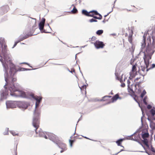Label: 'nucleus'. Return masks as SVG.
<instances>
[{
    "mask_svg": "<svg viewBox=\"0 0 155 155\" xmlns=\"http://www.w3.org/2000/svg\"><path fill=\"white\" fill-rule=\"evenodd\" d=\"M84 137V138H86V139H89L87 137Z\"/></svg>",
    "mask_w": 155,
    "mask_h": 155,
    "instance_id": "50",
    "label": "nucleus"
},
{
    "mask_svg": "<svg viewBox=\"0 0 155 155\" xmlns=\"http://www.w3.org/2000/svg\"><path fill=\"white\" fill-rule=\"evenodd\" d=\"M3 134L4 135H7L8 134V128H7L5 129V131L4 132Z\"/></svg>",
    "mask_w": 155,
    "mask_h": 155,
    "instance_id": "31",
    "label": "nucleus"
},
{
    "mask_svg": "<svg viewBox=\"0 0 155 155\" xmlns=\"http://www.w3.org/2000/svg\"><path fill=\"white\" fill-rule=\"evenodd\" d=\"M31 96V99L33 98L36 101L35 103V109L34 112V117L33 119L32 124L33 126L37 129L39 126V116L40 112L36 108L38 107L39 104L42 99V97L41 96H34L33 94H30Z\"/></svg>",
    "mask_w": 155,
    "mask_h": 155,
    "instance_id": "3",
    "label": "nucleus"
},
{
    "mask_svg": "<svg viewBox=\"0 0 155 155\" xmlns=\"http://www.w3.org/2000/svg\"><path fill=\"white\" fill-rule=\"evenodd\" d=\"M147 108L149 109H150L151 108V106L150 105H149L147 106Z\"/></svg>",
    "mask_w": 155,
    "mask_h": 155,
    "instance_id": "43",
    "label": "nucleus"
},
{
    "mask_svg": "<svg viewBox=\"0 0 155 155\" xmlns=\"http://www.w3.org/2000/svg\"><path fill=\"white\" fill-rule=\"evenodd\" d=\"M103 32V31L102 30H98L96 34L98 35H100L102 34Z\"/></svg>",
    "mask_w": 155,
    "mask_h": 155,
    "instance_id": "30",
    "label": "nucleus"
},
{
    "mask_svg": "<svg viewBox=\"0 0 155 155\" xmlns=\"http://www.w3.org/2000/svg\"><path fill=\"white\" fill-rule=\"evenodd\" d=\"M97 15H99V17H97L96 16H93V17L94 18H95V19H101L102 18V16H101V15H100V14H99H99H97Z\"/></svg>",
    "mask_w": 155,
    "mask_h": 155,
    "instance_id": "28",
    "label": "nucleus"
},
{
    "mask_svg": "<svg viewBox=\"0 0 155 155\" xmlns=\"http://www.w3.org/2000/svg\"><path fill=\"white\" fill-rule=\"evenodd\" d=\"M74 142V141L73 140H69V143L70 144V146L71 147H72V143Z\"/></svg>",
    "mask_w": 155,
    "mask_h": 155,
    "instance_id": "38",
    "label": "nucleus"
},
{
    "mask_svg": "<svg viewBox=\"0 0 155 155\" xmlns=\"http://www.w3.org/2000/svg\"><path fill=\"white\" fill-rule=\"evenodd\" d=\"M6 104L8 109L15 108L17 105V101H8L6 102Z\"/></svg>",
    "mask_w": 155,
    "mask_h": 155,
    "instance_id": "9",
    "label": "nucleus"
},
{
    "mask_svg": "<svg viewBox=\"0 0 155 155\" xmlns=\"http://www.w3.org/2000/svg\"><path fill=\"white\" fill-rule=\"evenodd\" d=\"M147 40L149 41V42L148 43V45H149L150 43H151V39L150 37L149 36V38H147Z\"/></svg>",
    "mask_w": 155,
    "mask_h": 155,
    "instance_id": "37",
    "label": "nucleus"
},
{
    "mask_svg": "<svg viewBox=\"0 0 155 155\" xmlns=\"http://www.w3.org/2000/svg\"><path fill=\"white\" fill-rule=\"evenodd\" d=\"M150 113L151 114L152 116L154 117L155 116V109H152L150 110Z\"/></svg>",
    "mask_w": 155,
    "mask_h": 155,
    "instance_id": "32",
    "label": "nucleus"
},
{
    "mask_svg": "<svg viewBox=\"0 0 155 155\" xmlns=\"http://www.w3.org/2000/svg\"><path fill=\"white\" fill-rule=\"evenodd\" d=\"M124 140L123 139H120L118 140H117L116 143L117 144V145L119 146H120L123 147H124L123 146H122L120 145V144L121 143L122 141H123Z\"/></svg>",
    "mask_w": 155,
    "mask_h": 155,
    "instance_id": "22",
    "label": "nucleus"
},
{
    "mask_svg": "<svg viewBox=\"0 0 155 155\" xmlns=\"http://www.w3.org/2000/svg\"><path fill=\"white\" fill-rule=\"evenodd\" d=\"M89 21L90 22H97V20L93 18H92L89 20Z\"/></svg>",
    "mask_w": 155,
    "mask_h": 155,
    "instance_id": "36",
    "label": "nucleus"
},
{
    "mask_svg": "<svg viewBox=\"0 0 155 155\" xmlns=\"http://www.w3.org/2000/svg\"><path fill=\"white\" fill-rule=\"evenodd\" d=\"M152 38L153 39L152 46L153 48H155V29L154 31L152 32Z\"/></svg>",
    "mask_w": 155,
    "mask_h": 155,
    "instance_id": "16",
    "label": "nucleus"
},
{
    "mask_svg": "<svg viewBox=\"0 0 155 155\" xmlns=\"http://www.w3.org/2000/svg\"><path fill=\"white\" fill-rule=\"evenodd\" d=\"M138 73L141 75L140 77L136 78L134 80L135 83L134 85L132 84L130 85V82L129 80L127 81L128 89L130 91L140 94L143 90V87L140 85L141 83L143 82L144 76L146 74L147 71L149 70L148 68H137Z\"/></svg>",
    "mask_w": 155,
    "mask_h": 155,
    "instance_id": "2",
    "label": "nucleus"
},
{
    "mask_svg": "<svg viewBox=\"0 0 155 155\" xmlns=\"http://www.w3.org/2000/svg\"><path fill=\"white\" fill-rule=\"evenodd\" d=\"M110 97V96H104V97H103L102 99L100 100H98V101H105L106 100H107L108 98H109V97Z\"/></svg>",
    "mask_w": 155,
    "mask_h": 155,
    "instance_id": "27",
    "label": "nucleus"
},
{
    "mask_svg": "<svg viewBox=\"0 0 155 155\" xmlns=\"http://www.w3.org/2000/svg\"><path fill=\"white\" fill-rule=\"evenodd\" d=\"M153 118L154 120H155V116H154V117H153Z\"/></svg>",
    "mask_w": 155,
    "mask_h": 155,
    "instance_id": "51",
    "label": "nucleus"
},
{
    "mask_svg": "<svg viewBox=\"0 0 155 155\" xmlns=\"http://www.w3.org/2000/svg\"><path fill=\"white\" fill-rule=\"evenodd\" d=\"M147 35L146 34H144L143 37V42L142 44L141 47L142 48H144L146 46V37Z\"/></svg>",
    "mask_w": 155,
    "mask_h": 155,
    "instance_id": "18",
    "label": "nucleus"
},
{
    "mask_svg": "<svg viewBox=\"0 0 155 155\" xmlns=\"http://www.w3.org/2000/svg\"><path fill=\"white\" fill-rule=\"evenodd\" d=\"M137 68H132L131 71L130 72V74L126 73L124 74V81H125L126 79H127L128 78L129 79L127 81L129 80H131L132 78L134 77L136 75H137L138 72H137Z\"/></svg>",
    "mask_w": 155,
    "mask_h": 155,
    "instance_id": "5",
    "label": "nucleus"
},
{
    "mask_svg": "<svg viewBox=\"0 0 155 155\" xmlns=\"http://www.w3.org/2000/svg\"><path fill=\"white\" fill-rule=\"evenodd\" d=\"M135 49V47L133 45H132L131 47V48H129L130 51L132 53L134 52V50Z\"/></svg>",
    "mask_w": 155,
    "mask_h": 155,
    "instance_id": "29",
    "label": "nucleus"
},
{
    "mask_svg": "<svg viewBox=\"0 0 155 155\" xmlns=\"http://www.w3.org/2000/svg\"><path fill=\"white\" fill-rule=\"evenodd\" d=\"M149 136V133L147 130L145 131H143L142 133V136L143 139V141L144 143V145L148 148H149V146L148 144V140L146 139Z\"/></svg>",
    "mask_w": 155,
    "mask_h": 155,
    "instance_id": "8",
    "label": "nucleus"
},
{
    "mask_svg": "<svg viewBox=\"0 0 155 155\" xmlns=\"http://www.w3.org/2000/svg\"><path fill=\"white\" fill-rule=\"evenodd\" d=\"M68 70L72 74H73V72H74V68H70V69H69V68H68Z\"/></svg>",
    "mask_w": 155,
    "mask_h": 155,
    "instance_id": "34",
    "label": "nucleus"
},
{
    "mask_svg": "<svg viewBox=\"0 0 155 155\" xmlns=\"http://www.w3.org/2000/svg\"><path fill=\"white\" fill-rule=\"evenodd\" d=\"M120 98L118 94H116L112 98V102H115L118 99Z\"/></svg>",
    "mask_w": 155,
    "mask_h": 155,
    "instance_id": "20",
    "label": "nucleus"
},
{
    "mask_svg": "<svg viewBox=\"0 0 155 155\" xmlns=\"http://www.w3.org/2000/svg\"><path fill=\"white\" fill-rule=\"evenodd\" d=\"M151 58V56L149 55H146L144 54L143 57V59L144 60V63L146 65V68H154L155 67V64H150L149 62Z\"/></svg>",
    "mask_w": 155,
    "mask_h": 155,
    "instance_id": "6",
    "label": "nucleus"
},
{
    "mask_svg": "<svg viewBox=\"0 0 155 155\" xmlns=\"http://www.w3.org/2000/svg\"><path fill=\"white\" fill-rule=\"evenodd\" d=\"M94 45L95 47L97 49L103 48L105 46L103 42L98 41H96L94 43Z\"/></svg>",
    "mask_w": 155,
    "mask_h": 155,
    "instance_id": "11",
    "label": "nucleus"
},
{
    "mask_svg": "<svg viewBox=\"0 0 155 155\" xmlns=\"http://www.w3.org/2000/svg\"><path fill=\"white\" fill-rule=\"evenodd\" d=\"M127 35H128V34H127V33H126V34H125V36H127Z\"/></svg>",
    "mask_w": 155,
    "mask_h": 155,
    "instance_id": "49",
    "label": "nucleus"
},
{
    "mask_svg": "<svg viewBox=\"0 0 155 155\" xmlns=\"http://www.w3.org/2000/svg\"><path fill=\"white\" fill-rule=\"evenodd\" d=\"M142 145V147H143V148H144L146 152V153H147L149 155H150V154L147 152L148 150H151L152 152H153L155 153V150L152 147V146L151 145H148L149 146V148H147V147H146V146L145 145Z\"/></svg>",
    "mask_w": 155,
    "mask_h": 155,
    "instance_id": "12",
    "label": "nucleus"
},
{
    "mask_svg": "<svg viewBox=\"0 0 155 155\" xmlns=\"http://www.w3.org/2000/svg\"><path fill=\"white\" fill-rule=\"evenodd\" d=\"M121 86L122 87H124L125 86V84L124 83H122L121 84Z\"/></svg>",
    "mask_w": 155,
    "mask_h": 155,
    "instance_id": "42",
    "label": "nucleus"
},
{
    "mask_svg": "<svg viewBox=\"0 0 155 155\" xmlns=\"http://www.w3.org/2000/svg\"><path fill=\"white\" fill-rule=\"evenodd\" d=\"M35 68H34L33 69H35Z\"/></svg>",
    "mask_w": 155,
    "mask_h": 155,
    "instance_id": "53",
    "label": "nucleus"
},
{
    "mask_svg": "<svg viewBox=\"0 0 155 155\" xmlns=\"http://www.w3.org/2000/svg\"><path fill=\"white\" fill-rule=\"evenodd\" d=\"M88 12L86 10H83L82 11V14L86 16H88Z\"/></svg>",
    "mask_w": 155,
    "mask_h": 155,
    "instance_id": "24",
    "label": "nucleus"
},
{
    "mask_svg": "<svg viewBox=\"0 0 155 155\" xmlns=\"http://www.w3.org/2000/svg\"><path fill=\"white\" fill-rule=\"evenodd\" d=\"M133 34V31L132 30H131V32L129 34V36L128 37V40L129 42L132 44L133 42H132V40H133V38H132V36Z\"/></svg>",
    "mask_w": 155,
    "mask_h": 155,
    "instance_id": "15",
    "label": "nucleus"
},
{
    "mask_svg": "<svg viewBox=\"0 0 155 155\" xmlns=\"http://www.w3.org/2000/svg\"><path fill=\"white\" fill-rule=\"evenodd\" d=\"M45 18H42V19H41V21L40 22H41V23H43L45 24Z\"/></svg>",
    "mask_w": 155,
    "mask_h": 155,
    "instance_id": "39",
    "label": "nucleus"
},
{
    "mask_svg": "<svg viewBox=\"0 0 155 155\" xmlns=\"http://www.w3.org/2000/svg\"><path fill=\"white\" fill-rule=\"evenodd\" d=\"M29 104L27 102L24 101H17V105L20 108L25 109L28 106Z\"/></svg>",
    "mask_w": 155,
    "mask_h": 155,
    "instance_id": "10",
    "label": "nucleus"
},
{
    "mask_svg": "<svg viewBox=\"0 0 155 155\" xmlns=\"http://www.w3.org/2000/svg\"><path fill=\"white\" fill-rule=\"evenodd\" d=\"M33 19L35 20V23H36V19L35 18H33Z\"/></svg>",
    "mask_w": 155,
    "mask_h": 155,
    "instance_id": "48",
    "label": "nucleus"
},
{
    "mask_svg": "<svg viewBox=\"0 0 155 155\" xmlns=\"http://www.w3.org/2000/svg\"><path fill=\"white\" fill-rule=\"evenodd\" d=\"M146 97H145L143 100V102L146 105L147 104V102L146 101Z\"/></svg>",
    "mask_w": 155,
    "mask_h": 155,
    "instance_id": "40",
    "label": "nucleus"
},
{
    "mask_svg": "<svg viewBox=\"0 0 155 155\" xmlns=\"http://www.w3.org/2000/svg\"><path fill=\"white\" fill-rule=\"evenodd\" d=\"M146 94V92L145 90H143L141 94V97L143 98L144 96Z\"/></svg>",
    "mask_w": 155,
    "mask_h": 155,
    "instance_id": "33",
    "label": "nucleus"
},
{
    "mask_svg": "<svg viewBox=\"0 0 155 155\" xmlns=\"http://www.w3.org/2000/svg\"><path fill=\"white\" fill-rule=\"evenodd\" d=\"M79 87L81 91H84L86 93V85L84 84L82 82L78 84Z\"/></svg>",
    "mask_w": 155,
    "mask_h": 155,
    "instance_id": "14",
    "label": "nucleus"
},
{
    "mask_svg": "<svg viewBox=\"0 0 155 155\" xmlns=\"http://www.w3.org/2000/svg\"><path fill=\"white\" fill-rule=\"evenodd\" d=\"M103 22H104V20L103 21Z\"/></svg>",
    "mask_w": 155,
    "mask_h": 155,
    "instance_id": "52",
    "label": "nucleus"
},
{
    "mask_svg": "<svg viewBox=\"0 0 155 155\" xmlns=\"http://www.w3.org/2000/svg\"><path fill=\"white\" fill-rule=\"evenodd\" d=\"M32 69H29V68H19L18 70V71H30Z\"/></svg>",
    "mask_w": 155,
    "mask_h": 155,
    "instance_id": "26",
    "label": "nucleus"
},
{
    "mask_svg": "<svg viewBox=\"0 0 155 155\" xmlns=\"http://www.w3.org/2000/svg\"><path fill=\"white\" fill-rule=\"evenodd\" d=\"M17 42H15V43L13 47H12V48H14L17 45Z\"/></svg>",
    "mask_w": 155,
    "mask_h": 155,
    "instance_id": "45",
    "label": "nucleus"
},
{
    "mask_svg": "<svg viewBox=\"0 0 155 155\" xmlns=\"http://www.w3.org/2000/svg\"><path fill=\"white\" fill-rule=\"evenodd\" d=\"M124 151V150H123V149L121 150L119 152L117 153H116V154H115V155H117V154H118V153H120V152H121V151Z\"/></svg>",
    "mask_w": 155,
    "mask_h": 155,
    "instance_id": "46",
    "label": "nucleus"
},
{
    "mask_svg": "<svg viewBox=\"0 0 155 155\" xmlns=\"http://www.w3.org/2000/svg\"><path fill=\"white\" fill-rule=\"evenodd\" d=\"M138 104H139V107H140V108H141V110H142V113L143 114V107H141V106H140V104L138 103Z\"/></svg>",
    "mask_w": 155,
    "mask_h": 155,
    "instance_id": "41",
    "label": "nucleus"
},
{
    "mask_svg": "<svg viewBox=\"0 0 155 155\" xmlns=\"http://www.w3.org/2000/svg\"><path fill=\"white\" fill-rule=\"evenodd\" d=\"M137 62V61L136 59H131L130 63L132 65V68H139V67L138 65Z\"/></svg>",
    "mask_w": 155,
    "mask_h": 155,
    "instance_id": "13",
    "label": "nucleus"
},
{
    "mask_svg": "<svg viewBox=\"0 0 155 155\" xmlns=\"http://www.w3.org/2000/svg\"><path fill=\"white\" fill-rule=\"evenodd\" d=\"M95 39V37H92L91 38V40H94Z\"/></svg>",
    "mask_w": 155,
    "mask_h": 155,
    "instance_id": "47",
    "label": "nucleus"
},
{
    "mask_svg": "<svg viewBox=\"0 0 155 155\" xmlns=\"http://www.w3.org/2000/svg\"><path fill=\"white\" fill-rule=\"evenodd\" d=\"M99 14V13L96 11L93 10L88 12V16L93 17L95 15Z\"/></svg>",
    "mask_w": 155,
    "mask_h": 155,
    "instance_id": "17",
    "label": "nucleus"
},
{
    "mask_svg": "<svg viewBox=\"0 0 155 155\" xmlns=\"http://www.w3.org/2000/svg\"><path fill=\"white\" fill-rule=\"evenodd\" d=\"M9 8L8 5L3 6L1 8V10L4 12H6Z\"/></svg>",
    "mask_w": 155,
    "mask_h": 155,
    "instance_id": "19",
    "label": "nucleus"
},
{
    "mask_svg": "<svg viewBox=\"0 0 155 155\" xmlns=\"http://www.w3.org/2000/svg\"><path fill=\"white\" fill-rule=\"evenodd\" d=\"M16 68H5L4 75L6 84L4 86L5 91H2L1 94L0 101L5 99L8 96L9 94L14 97H21L31 99L30 94L32 93H25L22 91H19L20 87L17 83L14 84L16 80L14 75L16 71Z\"/></svg>",
    "mask_w": 155,
    "mask_h": 155,
    "instance_id": "1",
    "label": "nucleus"
},
{
    "mask_svg": "<svg viewBox=\"0 0 155 155\" xmlns=\"http://www.w3.org/2000/svg\"><path fill=\"white\" fill-rule=\"evenodd\" d=\"M121 72V70L120 68H116L115 70V75L116 76V79L119 80L120 82L122 83V82L124 81V75L125 74H126L125 73L124 74H122L120 75V73Z\"/></svg>",
    "mask_w": 155,
    "mask_h": 155,
    "instance_id": "7",
    "label": "nucleus"
},
{
    "mask_svg": "<svg viewBox=\"0 0 155 155\" xmlns=\"http://www.w3.org/2000/svg\"><path fill=\"white\" fill-rule=\"evenodd\" d=\"M22 64H27V65H28V66L30 67H32L29 64H28L27 63H22Z\"/></svg>",
    "mask_w": 155,
    "mask_h": 155,
    "instance_id": "44",
    "label": "nucleus"
},
{
    "mask_svg": "<svg viewBox=\"0 0 155 155\" xmlns=\"http://www.w3.org/2000/svg\"><path fill=\"white\" fill-rule=\"evenodd\" d=\"M44 24H45L43 23H41L40 22L39 25V28L41 30H42L43 29Z\"/></svg>",
    "mask_w": 155,
    "mask_h": 155,
    "instance_id": "23",
    "label": "nucleus"
},
{
    "mask_svg": "<svg viewBox=\"0 0 155 155\" xmlns=\"http://www.w3.org/2000/svg\"><path fill=\"white\" fill-rule=\"evenodd\" d=\"M9 132L13 136H18V134L17 131L14 130H10Z\"/></svg>",
    "mask_w": 155,
    "mask_h": 155,
    "instance_id": "21",
    "label": "nucleus"
},
{
    "mask_svg": "<svg viewBox=\"0 0 155 155\" xmlns=\"http://www.w3.org/2000/svg\"><path fill=\"white\" fill-rule=\"evenodd\" d=\"M37 137H43L46 139H49L50 140H53L54 138L55 137L54 135L43 132L42 130H41L38 132L35 130Z\"/></svg>",
    "mask_w": 155,
    "mask_h": 155,
    "instance_id": "4",
    "label": "nucleus"
},
{
    "mask_svg": "<svg viewBox=\"0 0 155 155\" xmlns=\"http://www.w3.org/2000/svg\"><path fill=\"white\" fill-rule=\"evenodd\" d=\"M74 6V8H73V10L71 11V12L73 14L77 13H78V11L77 9Z\"/></svg>",
    "mask_w": 155,
    "mask_h": 155,
    "instance_id": "25",
    "label": "nucleus"
},
{
    "mask_svg": "<svg viewBox=\"0 0 155 155\" xmlns=\"http://www.w3.org/2000/svg\"><path fill=\"white\" fill-rule=\"evenodd\" d=\"M64 148H62V150L60 151V152L61 153H62L64 151H65L67 149V148L65 147V144H64Z\"/></svg>",
    "mask_w": 155,
    "mask_h": 155,
    "instance_id": "35",
    "label": "nucleus"
}]
</instances>
